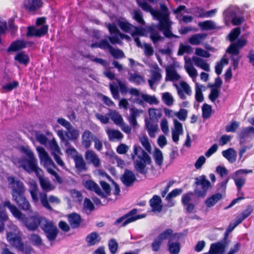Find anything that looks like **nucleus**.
I'll return each mask as SVG.
<instances>
[{"instance_id":"nucleus-25","label":"nucleus","mask_w":254,"mask_h":254,"mask_svg":"<svg viewBox=\"0 0 254 254\" xmlns=\"http://www.w3.org/2000/svg\"><path fill=\"white\" fill-rule=\"evenodd\" d=\"M41 0H24L23 5L29 11H34L42 6Z\"/></svg>"},{"instance_id":"nucleus-61","label":"nucleus","mask_w":254,"mask_h":254,"mask_svg":"<svg viewBox=\"0 0 254 254\" xmlns=\"http://www.w3.org/2000/svg\"><path fill=\"white\" fill-rule=\"evenodd\" d=\"M202 117L204 119H208L210 116L212 108L211 106L204 104L202 107Z\"/></svg>"},{"instance_id":"nucleus-36","label":"nucleus","mask_w":254,"mask_h":254,"mask_svg":"<svg viewBox=\"0 0 254 254\" xmlns=\"http://www.w3.org/2000/svg\"><path fill=\"white\" fill-rule=\"evenodd\" d=\"M241 139H246L249 137H254V127H248L243 128L239 133Z\"/></svg>"},{"instance_id":"nucleus-5","label":"nucleus","mask_w":254,"mask_h":254,"mask_svg":"<svg viewBox=\"0 0 254 254\" xmlns=\"http://www.w3.org/2000/svg\"><path fill=\"white\" fill-rule=\"evenodd\" d=\"M37 150L39 154L41 163L47 169V172L54 177V181L59 184H62L63 180L56 172V170L57 169V168L48 153L42 147H37Z\"/></svg>"},{"instance_id":"nucleus-46","label":"nucleus","mask_w":254,"mask_h":254,"mask_svg":"<svg viewBox=\"0 0 254 254\" xmlns=\"http://www.w3.org/2000/svg\"><path fill=\"white\" fill-rule=\"evenodd\" d=\"M66 130L67 131L65 132V135L69 139H76L79 135V131L73 128L71 125L70 127L67 128Z\"/></svg>"},{"instance_id":"nucleus-10","label":"nucleus","mask_w":254,"mask_h":254,"mask_svg":"<svg viewBox=\"0 0 254 254\" xmlns=\"http://www.w3.org/2000/svg\"><path fill=\"white\" fill-rule=\"evenodd\" d=\"M7 181L11 190L12 199H17V198H19L20 196L23 195L25 189L22 182L16 179L13 176L8 177Z\"/></svg>"},{"instance_id":"nucleus-39","label":"nucleus","mask_w":254,"mask_h":254,"mask_svg":"<svg viewBox=\"0 0 254 254\" xmlns=\"http://www.w3.org/2000/svg\"><path fill=\"white\" fill-rule=\"evenodd\" d=\"M168 251L171 254H179L180 251V244L178 242L169 240L168 243Z\"/></svg>"},{"instance_id":"nucleus-64","label":"nucleus","mask_w":254,"mask_h":254,"mask_svg":"<svg viewBox=\"0 0 254 254\" xmlns=\"http://www.w3.org/2000/svg\"><path fill=\"white\" fill-rule=\"evenodd\" d=\"M188 112L186 109H181L178 112H176V117L180 121H185L188 117Z\"/></svg>"},{"instance_id":"nucleus-34","label":"nucleus","mask_w":254,"mask_h":254,"mask_svg":"<svg viewBox=\"0 0 254 254\" xmlns=\"http://www.w3.org/2000/svg\"><path fill=\"white\" fill-rule=\"evenodd\" d=\"M106 131L108 135L110 140H121L124 137V135L118 130L107 128L106 130Z\"/></svg>"},{"instance_id":"nucleus-53","label":"nucleus","mask_w":254,"mask_h":254,"mask_svg":"<svg viewBox=\"0 0 254 254\" xmlns=\"http://www.w3.org/2000/svg\"><path fill=\"white\" fill-rule=\"evenodd\" d=\"M15 60L20 64L26 65L29 61V57L23 52L18 53L15 57Z\"/></svg>"},{"instance_id":"nucleus-11","label":"nucleus","mask_w":254,"mask_h":254,"mask_svg":"<svg viewBox=\"0 0 254 254\" xmlns=\"http://www.w3.org/2000/svg\"><path fill=\"white\" fill-rule=\"evenodd\" d=\"M41 228L49 241H52L55 240L58 233V230L52 221L44 217L42 220Z\"/></svg>"},{"instance_id":"nucleus-27","label":"nucleus","mask_w":254,"mask_h":254,"mask_svg":"<svg viewBox=\"0 0 254 254\" xmlns=\"http://www.w3.org/2000/svg\"><path fill=\"white\" fill-rule=\"evenodd\" d=\"M145 127L150 137L153 138L155 136V133L158 130V127L157 124L146 119L145 120Z\"/></svg>"},{"instance_id":"nucleus-7","label":"nucleus","mask_w":254,"mask_h":254,"mask_svg":"<svg viewBox=\"0 0 254 254\" xmlns=\"http://www.w3.org/2000/svg\"><path fill=\"white\" fill-rule=\"evenodd\" d=\"M7 227L10 229V231L7 232V241L13 246L22 250L23 246L21 241V234L17 227L11 222L8 223Z\"/></svg>"},{"instance_id":"nucleus-30","label":"nucleus","mask_w":254,"mask_h":254,"mask_svg":"<svg viewBox=\"0 0 254 254\" xmlns=\"http://www.w3.org/2000/svg\"><path fill=\"white\" fill-rule=\"evenodd\" d=\"M206 37L205 33L195 34L189 38V42L192 45H198L202 43Z\"/></svg>"},{"instance_id":"nucleus-45","label":"nucleus","mask_w":254,"mask_h":254,"mask_svg":"<svg viewBox=\"0 0 254 254\" xmlns=\"http://www.w3.org/2000/svg\"><path fill=\"white\" fill-rule=\"evenodd\" d=\"M100 237L96 232H93L87 236L86 241L90 246L94 245L100 241Z\"/></svg>"},{"instance_id":"nucleus-60","label":"nucleus","mask_w":254,"mask_h":254,"mask_svg":"<svg viewBox=\"0 0 254 254\" xmlns=\"http://www.w3.org/2000/svg\"><path fill=\"white\" fill-rule=\"evenodd\" d=\"M133 18L138 22V24L142 25L145 24V21L143 19L142 13L140 10H134L133 13Z\"/></svg>"},{"instance_id":"nucleus-35","label":"nucleus","mask_w":254,"mask_h":254,"mask_svg":"<svg viewBox=\"0 0 254 254\" xmlns=\"http://www.w3.org/2000/svg\"><path fill=\"white\" fill-rule=\"evenodd\" d=\"M222 198V195L220 193H216L209 197L205 201V205L208 207L213 206Z\"/></svg>"},{"instance_id":"nucleus-15","label":"nucleus","mask_w":254,"mask_h":254,"mask_svg":"<svg viewBox=\"0 0 254 254\" xmlns=\"http://www.w3.org/2000/svg\"><path fill=\"white\" fill-rule=\"evenodd\" d=\"M253 170L251 169H240L234 172L232 175V179L239 190L245 185L246 177L244 175L252 173Z\"/></svg>"},{"instance_id":"nucleus-62","label":"nucleus","mask_w":254,"mask_h":254,"mask_svg":"<svg viewBox=\"0 0 254 254\" xmlns=\"http://www.w3.org/2000/svg\"><path fill=\"white\" fill-rule=\"evenodd\" d=\"M192 52V48L188 45L180 44L178 51L179 55H183L184 53H191Z\"/></svg>"},{"instance_id":"nucleus-54","label":"nucleus","mask_w":254,"mask_h":254,"mask_svg":"<svg viewBox=\"0 0 254 254\" xmlns=\"http://www.w3.org/2000/svg\"><path fill=\"white\" fill-rule=\"evenodd\" d=\"M167 78L172 81L178 80L180 79V75L174 68L167 69Z\"/></svg>"},{"instance_id":"nucleus-12","label":"nucleus","mask_w":254,"mask_h":254,"mask_svg":"<svg viewBox=\"0 0 254 254\" xmlns=\"http://www.w3.org/2000/svg\"><path fill=\"white\" fill-rule=\"evenodd\" d=\"M196 188L194 190L195 193L198 197H204L207 193L208 190L211 188V184L206 179L205 176H201L195 179Z\"/></svg>"},{"instance_id":"nucleus-50","label":"nucleus","mask_w":254,"mask_h":254,"mask_svg":"<svg viewBox=\"0 0 254 254\" xmlns=\"http://www.w3.org/2000/svg\"><path fill=\"white\" fill-rule=\"evenodd\" d=\"M162 100L165 104L168 106H171L173 105L174 99L172 95L168 92L162 94Z\"/></svg>"},{"instance_id":"nucleus-21","label":"nucleus","mask_w":254,"mask_h":254,"mask_svg":"<svg viewBox=\"0 0 254 254\" xmlns=\"http://www.w3.org/2000/svg\"><path fill=\"white\" fill-rule=\"evenodd\" d=\"M247 44V40L245 39H240L236 43H233L231 44L227 50V52L229 54H239L240 48H242Z\"/></svg>"},{"instance_id":"nucleus-31","label":"nucleus","mask_w":254,"mask_h":254,"mask_svg":"<svg viewBox=\"0 0 254 254\" xmlns=\"http://www.w3.org/2000/svg\"><path fill=\"white\" fill-rule=\"evenodd\" d=\"M121 179L126 186H130L135 180V177L132 172L126 170Z\"/></svg>"},{"instance_id":"nucleus-17","label":"nucleus","mask_w":254,"mask_h":254,"mask_svg":"<svg viewBox=\"0 0 254 254\" xmlns=\"http://www.w3.org/2000/svg\"><path fill=\"white\" fill-rule=\"evenodd\" d=\"M174 85L181 99L185 100L187 99V95L190 96L192 95L191 88L186 82L182 81L180 82L179 85L175 84Z\"/></svg>"},{"instance_id":"nucleus-20","label":"nucleus","mask_w":254,"mask_h":254,"mask_svg":"<svg viewBox=\"0 0 254 254\" xmlns=\"http://www.w3.org/2000/svg\"><path fill=\"white\" fill-rule=\"evenodd\" d=\"M150 72L151 77L150 79L148 80V83L150 87L152 88L153 85L161 78V70L157 64H155L152 69L150 70Z\"/></svg>"},{"instance_id":"nucleus-37","label":"nucleus","mask_w":254,"mask_h":254,"mask_svg":"<svg viewBox=\"0 0 254 254\" xmlns=\"http://www.w3.org/2000/svg\"><path fill=\"white\" fill-rule=\"evenodd\" d=\"M17 204L21 207V209L24 210H29L30 208V205L28 201L26 199L24 196L23 195L20 196L19 198H17V199H12Z\"/></svg>"},{"instance_id":"nucleus-40","label":"nucleus","mask_w":254,"mask_h":254,"mask_svg":"<svg viewBox=\"0 0 254 254\" xmlns=\"http://www.w3.org/2000/svg\"><path fill=\"white\" fill-rule=\"evenodd\" d=\"M204 86L198 82L195 83V99L198 102H202L203 101V95L202 92Z\"/></svg>"},{"instance_id":"nucleus-51","label":"nucleus","mask_w":254,"mask_h":254,"mask_svg":"<svg viewBox=\"0 0 254 254\" xmlns=\"http://www.w3.org/2000/svg\"><path fill=\"white\" fill-rule=\"evenodd\" d=\"M253 208L251 206H249L241 214L238 215L237 217V221L238 223H241L244 219H246L252 213Z\"/></svg>"},{"instance_id":"nucleus-9","label":"nucleus","mask_w":254,"mask_h":254,"mask_svg":"<svg viewBox=\"0 0 254 254\" xmlns=\"http://www.w3.org/2000/svg\"><path fill=\"white\" fill-rule=\"evenodd\" d=\"M46 19L44 17L38 18L36 22V27L32 26L28 28L27 36L41 37L46 34L48 31V26L46 25H43Z\"/></svg>"},{"instance_id":"nucleus-49","label":"nucleus","mask_w":254,"mask_h":254,"mask_svg":"<svg viewBox=\"0 0 254 254\" xmlns=\"http://www.w3.org/2000/svg\"><path fill=\"white\" fill-rule=\"evenodd\" d=\"M128 80L136 85H139L145 82L143 76L135 73L130 74Z\"/></svg>"},{"instance_id":"nucleus-2","label":"nucleus","mask_w":254,"mask_h":254,"mask_svg":"<svg viewBox=\"0 0 254 254\" xmlns=\"http://www.w3.org/2000/svg\"><path fill=\"white\" fill-rule=\"evenodd\" d=\"M20 151L26 156L27 159L20 158L14 159L13 162L19 167H22L25 171L30 173L32 172L35 173L39 178L40 185L43 190L46 191H50L54 189V187L51 184L50 181L42 176V171L38 166L37 161L34 153L27 146H22L19 148Z\"/></svg>"},{"instance_id":"nucleus-58","label":"nucleus","mask_w":254,"mask_h":254,"mask_svg":"<svg viewBox=\"0 0 254 254\" xmlns=\"http://www.w3.org/2000/svg\"><path fill=\"white\" fill-rule=\"evenodd\" d=\"M91 46L92 48L98 47L102 49L108 50L109 51L110 50V48H112V46L110 45L108 41L105 40H103L99 43L92 44Z\"/></svg>"},{"instance_id":"nucleus-19","label":"nucleus","mask_w":254,"mask_h":254,"mask_svg":"<svg viewBox=\"0 0 254 254\" xmlns=\"http://www.w3.org/2000/svg\"><path fill=\"white\" fill-rule=\"evenodd\" d=\"M174 128L172 129V139L177 143L179 140V135L183 133L182 124L177 119H173Z\"/></svg>"},{"instance_id":"nucleus-41","label":"nucleus","mask_w":254,"mask_h":254,"mask_svg":"<svg viewBox=\"0 0 254 254\" xmlns=\"http://www.w3.org/2000/svg\"><path fill=\"white\" fill-rule=\"evenodd\" d=\"M108 115L110 117L114 123L118 126H119L124 122L122 116L116 111L110 110Z\"/></svg>"},{"instance_id":"nucleus-6","label":"nucleus","mask_w":254,"mask_h":254,"mask_svg":"<svg viewBox=\"0 0 254 254\" xmlns=\"http://www.w3.org/2000/svg\"><path fill=\"white\" fill-rule=\"evenodd\" d=\"M137 156L139 160H135L134 165L136 170L143 174L147 173L146 166L151 162V158L148 154L145 152L142 148L138 146L135 145L133 147V153L132 155V158L134 159V156Z\"/></svg>"},{"instance_id":"nucleus-44","label":"nucleus","mask_w":254,"mask_h":254,"mask_svg":"<svg viewBox=\"0 0 254 254\" xmlns=\"http://www.w3.org/2000/svg\"><path fill=\"white\" fill-rule=\"evenodd\" d=\"M29 184L30 186L29 191L32 198L35 202H37L39 200L37 185L34 181H31Z\"/></svg>"},{"instance_id":"nucleus-43","label":"nucleus","mask_w":254,"mask_h":254,"mask_svg":"<svg viewBox=\"0 0 254 254\" xmlns=\"http://www.w3.org/2000/svg\"><path fill=\"white\" fill-rule=\"evenodd\" d=\"M68 221L72 228H76L80 224L81 218L79 215L73 213L69 215Z\"/></svg>"},{"instance_id":"nucleus-1","label":"nucleus","mask_w":254,"mask_h":254,"mask_svg":"<svg viewBox=\"0 0 254 254\" xmlns=\"http://www.w3.org/2000/svg\"><path fill=\"white\" fill-rule=\"evenodd\" d=\"M140 7L145 11L150 12L154 18L159 21V24L150 28V38L156 44L162 40L163 37L160 35L159 31L156 30L158 29L163 32L164 35L168 38H178L179 37L173 34L171 31V23L169 19V14L167 8L161 5V10L153 9L145 0H137Z\"/></svg>"},{"instance_id":"nucleus-8","label":"nucleus","mask_w":254,"mask_h":254,"mask_svg":"<svg viewBox=\"0 0 254 254\" xmlns=\"http://www.w3.org/2000/svg\"><path fill=\"white\" fill-rule=\"evenodd\" d=\"M129 93L135 97L133 99V102L140 106H143L144 105V102L150 104L157 105L158 104V100L155 96L143 94L136 88H131L129 91Z\"/></svg>"},{"instance_id":"nucleus-55","label":"nucleus","mask_w":254,"mask_h":254,"mask_svg":"<svg viewBox=\"0 0 254 254\" xmlns=\"http://www.w3.org/2000/svg\"><path fill=\"white\" fill-rule=\"evenodd\" d=\"M173 230L171 229H168L161 233L157 237L163 242V241L169 239H172L174 235L173 234Z\"/></svg>"},{"instance_id":"nucleus-59","label":"nucleus","mask_w":254,"mask_h":254,"mask_svg":"<svg viewBox=\"0 0 254 254\" xmlns=\"http://www.w3.org/2000/svg\"><path fill=\"white\" fill-rule=\"evenodd\" d=\"M39 198L42 205L48 210H52V207L48 202L47 194L45 192H40Z\"/></svg>"},{"instance_id":"nucleus-29","label":"nucleus","mask_w":254,"mask_h":254,"mask_svg":"<svg viewBox=\"0 0 254 254\" xmlns=\"http://www.w3.org/2000/svg\"><path fill=\"white\" fill-rule=\"evenodd\" d=\"M150 205L153 212H159L162 208V201L161 198L157 195H154L150 200Z\"/></svg>"},{"instance_id":"nucleus-33","label":"nucleus","mask_w":254,"mask_h":254,"mask_svg":"<svg viewBox=\"0 0 254 254\" xmlns=\"http://www.w3.org/2000/svg\"><path fill=\"white\" fill-rule=\"evenodd\" d=\"M191 60L197 67H200L206 71H210L209 65L205 60L195 56L192 58Z\"/></svg>"},{"instance_id":"nucleus-16","label":"nucleus","mask_w":254,"mask_h":254,"mask_svg":"<svg viewBox=\"0 0 254 254\" xmlns=\"http://www.w3.org/2000/svg\"><path fill=\"white\" fill-rule=\"evenodd\" d=\"M48 146L57 163L63 168L64 169V163L59 156V155L62 154V153L56 140L55 139H53L49 141Z\"/></svg>"},{"instance_id":"nucleus-3","label":"nucleus","mask_w":254,"mask_h":254,"mask_svg":"<svg viewBox=\"0 0 254 254\" xmlns=\"http://www.w3.org/2000/svg\"><path fill=\"white\" fill-rule=\"evenodd\" d=\"M4 205L7 207L13 216L19 221H21L29 230H36L39 226H41L42 220L44 217L39 216L37 213H35L33 215L29 217H26L25 215L22 214L9 200L5 201Z\"/></svg>"},{"instance_id":"nucleus-32","label":"nucleus","mask_w":254,"mask_h":254,"mask_svg":"<svg viewBox=\"0 0 254 254\" xmlns=\"http://www.w3.org/2000/svg\"><path fill=\"white\" fill-rule=\"evenodd\" d=\"M84 187L87 189L96 192L99 195H104L101 193V190L98 185L91 180H87L84 183Z\"/></svg>"},{"instance_id":"nucleus-24","label":"nucleus","mask_w":254,"mask_h":254,"mask_svg":"<svg viewBox=\"0 0 254 254\" xmlns=\"http://www.w3.org/2000/svg\"><path fill=\"white\" fill-rule=\"evenodd\" d=\"M241 10L237 5H230L223 12V16L225 20H230L231 18L241 13Z\"/></svg>"},{"instance_id":"nucleus-57","label":"nucleus","mask_w":254,"mask_h":254,"mask_svg":"<svg viewBox=\"0 0 254 254\" xmlns=\"http://www.w3.org/2000/svg\"><path fill=\"white\" fill-rule=\"evenodd\" d=\"M139 140L146 151L150 152L151 147L147 136L145 135H141L139 137Z\"/></svg>"},{"instance_id":"nucleus-13","label":"nucleus","mask_w":254,"mask_h":254,"mask_svg":"<svg viewBox=\"0 0 254 254\" xmlns=\"http://www.w3.org/2000/svg\"><path fill=\"white\" fill-rule=\"evenodd\" d=\"M136 209L132 210L127 214L118 219L115 222V224L120 226H125L131 222L146 216L145 214L136 215Z\"/></svg>"},{"instance_id":"nucleus-63","label":"nucleus","mask_w":254,"mask_h":254,"mask_svg":"<svg viewBox=\"0 0 254 254\" xmlns=\"http://www.w3.org/2000/svg\"><path fill=\"white\" fill-rule=\"evenodd\" d=\"M112 56L115 59L122 58L124 57L123 52L118 49H115L112 47L109 51Z\"/></svg>"},{"instance_id":"nucleus-22","label":"nucleus","mask_w":254,"mask_h":254,"mask_svg":"<svg viewBox=\"0 0 254 254\" xmlns=\"http://www.w3.org/2000/svg\"><path fill=\"white\" fill-rule=\"evenodd\" d=\"M85 158L87 161L92 164L96 167H99L100 165V160L93 150H87L85 153Z\"/></svg>"},{"instance_id":"nucleus-56","label":"nucleus","mask_w":254,"mask_h":254,"mask_svg":"<svg viewBox=\"0 0 254 254\" xmlns=\"http://www.w3.org/2000/svg\"><path fill=\"white\" fill-rule=\"evenodd\" d=\"M228 64V60L225 57L222 58L221 61L217 63L215 66V72L220 75L222 71L223 66Z\"/></svg>"},{"instance_id":"nucleus-47","label":"nucleus","mask_w":254,"mask_h":254,"mask_svg":"<svg viewBox=\"0 0 254 254\" xmlns=\"http://www.w3.org/2000/svg\"><path fill=\"white\" fill-rule=\"evenodd\" d=\"M74 161L75 167L78 171H82L86 170V164L81 155L74 158Z\"/></svg>"},{"instance_id":"nucleus-28","label":"nucleus","mask_w":254,"mask_h":254,"mask_svg":"<svg viewBox=\"0 0 254 254\" xmlns=\"http://www.w3.org/2000/svg\"><path fill=\"white\" fill-rule=\"evenodd\" d=\"M94 136L92 133L88 131H85L82 135L81 139V144L83 147L86 149L89 148L92 144V141L93 140Z\"/></svg>"},{"instance_id":"nucleus-4","label":"nucleus","mask_w":254,"mask_h":254,"mask_svg":"<svg viewBox=\"0 0 254 254\" xmlns=\"http://www.w3.org/2000/svg\"><path fill=\"white\" fill-rule=\"evenodd\" d=\"M117 24L120 28L125 32L130 33L134 37V41L137 47L143 49L144 54L146 56L153 55L154 50L151 45L146 43L141 44L138 37L136 36H142L144 30L130 24L125 19L119 18L117 20Z\"/></svg>"},{"instance_id":"nucleus-52","label":"nucleus","mask_w":254,"mask_h":254,"mask_svg":"<svg viewBox=\"0 0 254 254\" xmlns=\"http://www.w3.org/2000/svg\"><path fill=\"white\" fill-rule=\"evenodd\" d=\"M153 158L157 165L161 166L162 164L163 156L162 151L158 148H155L153 153Z\"/></svg>"},{"instance_id":"nucleus-42","label":"nucleus","mask_w":254,"mask_h":254,"mask_svg":"<svg viewBox=\"0 0 254 254\" xmlns=\"http://www.w3.org/2000/svg\"><path fill=\"white\" fill-rule=\"evenodd\" d=\"M222 155L230 163H233L236 160L237 155L236 152L232 148H230L223 151Z\"/></svg>"},{"instance_id":"nucleus-26","label":"nucleus","mask_w":254,"mask_h":254,"mask_svg":"<svg viewBox=\"0 0 254 254\" xmlns=\"http://www.w3.org/2000/svg\"><path fill=\"white\" fill-rule=\"evenodd\" d=\"M33 45L32 42H25L23 40H17L12 43L8 49L9 51H16L26 47H31Z\"/></svg>"},{"instance_id":"nucleus-18","label":"nucleus","mask_w":254,"mask_h":254,"mask_svg":"<svg viewBox=\"0 0 254 254\" xmlns=\"http://www.w3.org/2000/svg\"><path fill=\"white\" fill-rule=\"evenodd\" d=\"M185 60L184 68L187 73L191 78L192 81L195 83V82H197L196 79L198 75L197 71L193 66V62L191 59L185 58Z\"/></svg>"},{"instance_id":"nucleus-38","label":"nucleus","mask_w":254,"mask_h":254,"mask_svg":"<svg viewBox=\"0 0 254 254\" xmlns=\"http://www.w3.org/2000/svg\"><path fill=\"white\" fill-rule=\"evenodd\" d=\"M199 27L202 30H211L217 28L215 22L211 20H206L198 23Z\"/></svg>"},{"instance_id":"nucleus-48","label":"nucleus","mask_w":254,"mask_h":254,"mask_svg":"<svg viewBox=\"0 0 254 254\" xmlns=\"http://www.w3.org/2000/svg\"><path fill=\"white\" fill-rule=\"evenodd\" d=\"M148 114L150 121H157L162 116L161 110L159 109H150Z\"/></svg>"},{"instance_id":"nucleus-23","label":"nucleus","mask_w":254,"mask_h":254,"mask_svg":"<svg viewBox=\"0 0 254 254\" xmlns=\"http://www.w3.org/2000/svg\"><path fill=\"white\" fill-rule=\"evenodd\" d=\"M142 113L143 111L141 110H138L136 108L131 109L130 114L128 118V121L133 128H135L138 127L136 118L142 114Z\"/></svg>"},{"instance_id":"nucleus-14","label":"nucleus","mask_w":254,"mask_h":254,"mask_svg":"<svg viewBox=\"0 0 254 254\" xmlns=\"http://www.w3.org/2000/svg\"><path fill=\"white\" fill-rule=\"evenodd\" d=\"M107 27L108 28L110 33L112 35L114 34V35L109 37V39L112 44H119L120 39H126L128 40L129 39V36L121 33L114 23L108 24H107Z\"/></svg>"}]
</instances>
